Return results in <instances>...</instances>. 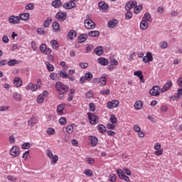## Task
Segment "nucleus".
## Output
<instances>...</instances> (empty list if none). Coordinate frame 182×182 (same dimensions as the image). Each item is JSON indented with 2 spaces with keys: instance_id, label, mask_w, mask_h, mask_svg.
I'll return each mask as SVG.
<instances>
[{
  "instance_id": "obj_1",
  "label": "nucleus",
  "mask_w": 182,
  "mask_h": 182,
  "mask_svg": "<svg viewBox=\"0 0 182 182\" xmlns=\"http://www.w3.org/2000/svg\"><path fill=\"white\" fill-rule=\"evenodd\" d=\"M55 87L58 93H68L69 92V86L63 84L60 81H58L55 83Z\"/></svg>"
},
{
  "instance_id": "obj_2",
  "label": "nucleus",
  "mask_w": 182,
  "mask_h": 182,
  "mask_svg": "<svg viewBox=\"0 0 182 182\" xmlns=\"http://www.w3.org/2000/svg\"><path fill=\"white\" fill-rule=\"evenodd\" d=\"M37 82L38 85L30 82L28 85L26 86V90H31L32 92H36L38 87H41V85H42V81H41V79H38Z\"/></svg>"
},
{
  "instance_id": "obj_3",
  "label": "nucleus",
  "mask_w": 182,
  "mask_h": 182,
  "mask_svg": "<svg viewBox=\"0 0 182 182\" xmlns=\"http://www.w3.org/2000/svg\"><path fill=\"white\" fill-rule=\"evenodd\" d=\"M87 116H88V120H89L90 124L95 125V124H97V123H99V117H97V116L95 115V114L88 112Z\"/></svg>"
},
{
  "instance_id": "obj_4",
  "label": "nucleus",
  "mask_w": 182,
  "mask_h": 182,
  "mask_svg": "<svg viewBox=\"0 0 182 182\" xmlns=\"http://www.w3.org/2000/svg\"><path fill=\"white\" fill-rule=\"evenodd\" d=\"M55 18L59 22H65L68 18V14L65 12L59 11L55 14Z\"/></svg>"
},
{
  "instance_id": "obj_5",
  "label": "nucleus",
  "mask_w": 182,
  "mask_h": 182,
  "mask_svg": "<svg viewBox=\"0 0 182 182\" xmlns=\"http://www.w3.org/2000/svg\"><path fill=\"white\" fill-rule=\"evenodd\" d=\"M9 23H12L13 25H18L21 23V20L19 19V16H14L11 15L9 17Z\"/></svg>"
},
{
  "instance_id": "obj_6",
  "label": "nucleus",
  "mask_w": 182,
  "mask_h": 182,
  "mask_svg": "<svg viewBox=\"0 0 182 182\" xmlns=\"http://www.w3.org/2000/svg\"><path fill=\"white\" fill-rule=\"evenodd\" d=\"M19 147L14 146L10 149V156L15 159V157H18L19 156Z\"/></svg>"
},
{
  "instance_id": "obj_7",
  "label": "nucleus",
  "mask_w": 182,
  "mask_h": 182,
  "mask_svg": "<svg viewBox=\"0 0 182 182\" xmlns=\"http://www.w3.org/2000/svg\"><path fill=\"white\" fill-rule=\"evenodd\" d=\"M119 100H113L112 101H109L107 103V107L108 109H114L116 107H119Z\"/></svg>"
},
{
  "instance_id": "obj_8",
  "label": "nucleus",
  "mask_w": 182,
  "mask_h": 182,
  "mask_svg": "<svg viewBox=\"0 0 182 182\" xmlns=\"http://www.w3.org/2000/svg\"><path fill=\"white\" fill-rule=\"evenodd\" d=\"M149 94L151 96H159L160 95V87L156 85L154 86L150 90H149Z\"/></svg>"
},
{
  "instance_id": "obj_9",
  "label": "nucleus",
  "mask_w": 182,
  "mask_h": 182,
  "mask_svg": "<svg viewBox=\"0 0 182 182\" xmlns=\"http://www.w3.org/2000/svg\"><path fill=\"white\" fill-rule=\"evenodd\" d=\"M75 1L76 0H70V1L65 3L63 4V8L65 9H73V8H75L76 3H75Z\"/></svg>"
},
{
  "instance_id": "obj_10",
  "label": "nucleus",
  "mask_w": 182,
  "mask_h": 182,
  "mask_svg": "<svg viewBox=\"0 0 182 182\" xmlns=\"http://www.w3.org/2000/svg\"><path fill=\"white\" fill-rule=\"evenodd\" d=\"M143 63H149V62H153V55L150 52L146 53V55L143 57Z\"/></svg>"
},
{
  "instance_id": "obj_11",
  "label": "nucleus",
  "mask_w": 182,
  "mask_h": 182,
  "mask_svg": "<svg viewBox=\"0 0 182 182\" xmlns=\"http://www.w3.org/2000/svg\"><path fill=\"white\" fill-rule=\"evenodd\" d=\"M98 6L102 12H107V9H109V5H107L105 1L99 2Z\"/></svg>"
},
{
  "instance_id": "obj_12",
  "label": "nucleus",
  "mask_w": 182,
  "mask_h": 182,
  "mask_svg": "<svg viewBox=\"0 0 182 182\" xmlns=\"http://www.w3.org/2000/svg\"><path fill=\"white\" fill-rule=\"evenodd\" d=\"M76 36H77V33L76 31L70 30L68 33L67 38L69 39V41H73Z\"/></svg>"
},
{
  "instance_id": "obj_13",
  "label": "nucleus",
  "mask_w": 182,
  "mask_h": 182,
  "mask_svg": "<svg viewBox=\"0 0 182 182\" xmlns=\"http://www.w3.org/2000/svg\"><path fill=\"white\" fill-rule=\"evenodd\" d=\"M85 26L87 29H95L96 23L93 21H84Z\"/></svg>"
},
{
  "instance_id": "obj_14",
  "label": "nucleus",
  "mask_w": 182,
  "mask_h": 182,
  "mask_svg": "<svg viewBox=\"0 0 182 182\" xmlns=\"http://www.w3.org/2000/svg\"><path fill=\"white\" fill-rule=\"evenodd\" d=\"M30 16H31V14L29 13H23L18 15V18L20 21H29Z\"/></svg>"
},
{
  "instance_id": "obj_15",
  "label": "nucleus",
  "mask_w": 182,
  "mask_h": 182,
  "mask_svg": "<svg viewBox=\"0 0 182 182\" xmlns=\"http://www.w3.org/2000/svg\"><path fill=\"white\" fill-rule=\"evenodd\" d=\"M65 106H66V104L62 103V104H60L57 107V113H58V114H59L60 116H63V109H65Z\"/></svg>"
},
{
  "instance_id": "obj_16",
  "label": "nucleus",
  "mask_w": 182,
  "mask_h": 182,
  "mask_svg": "<svg viewBox=\"0 0 182 182\" xmlns=\"http://www.w3.org/2000/svg\"><path fill=\"white\" fill-rule=\"evenodd\" d=\"M89 140H90V143L92 147L97 146V143H99V140L95 136H90Z\"/></svg>"
},
{
  "instance_id": "obj_17",
  "label": "nucleus",
  "mask_w": 182,
  "mask_h": 182,
  "mask_svg": "<svg viewBox=\"0 0 182 182\" xmlns=\"http://www.w3.org/2000/svg\"><path fill=\"white\" fill-rule=\"evenodd\" d=\"M97 63L101 65V66H107V65H109V60L105 58H99Z\"/></svg>"
},
{
  "instance_id": "obj_18",
  "label": "nucleus",
  "mask_w": 182,
  "mask_h": 182,
  "mask_svg": "<svg viewBox=\"0 0 182 182\" xmlns=\"http://www.w3.org/2000/svg\"><path fill=\"white\" fill-rule=\"evenodd\" d=\"M171 86H173V82L171 80L166 82L164 87L161 90V92L162 93L167 92V90H168Z\"/></svg>"
},
{
  "instance_id": "obj_19",
  "label": "nucleus",
  "mask_w": 182,
  "mask_h": 182,
  "mask_svg": "<svg viewBox=\"0 0 182 182\" xmlns=\"http://www.w3.org/2000/svg\"><path fill=\"white\" fill-rule=\"evenodd\" d=\"M134 76H137L139 78L141 83H144V77L143 76V72L137 70L134 73Z\"/></svg>"
},
{
  "instance_id": "obj_20",
  "label": "nucleus",
  "mask_w": 182,
  "mask_h": 182,
  "mask_svg": "<svg viewBox=\"0 0 182 182\" xmlns=\"http://www.w3.org/2000/svg\"><path fill=\"white\" fill-rule=\"evenodd\" d=\"M141 20L144 21L145 22H151L153 21V18H151V15H150V13L146 12L144 14Z\"/></svg>"
},
{
  "instance_id": "obj_21",
  "label": "nucleus",
  "mask_w": 182,
  "mask_h": 182,
  "mask_svg": "<svg viewBox=\"0 0 182 182\" xmlns=\"http://www.w3.org/2000/svg\"><path fill=\"white\" fill-rule=\"evenodd\" d=\"M14 85H15L16 87H21V86H22V79H21L19 77H14Z\"/></svg>"
},
{
  "instance_id": "obj_22",
  "label": "nucleus",
  "mask_w": 182,
  "mask_h": 182,
  "mask_svg": "<svg viewBox=\"0 0 182 182\" xmlns=\"http://www.w3.org/2000/svg\"><path fill=\"white\" fill-rule=\"evenodd\" d=\"M50 43L51 45V48H53L54 50H58L59 49V43H58V41L55 39L51 40Z\"/></svg>"
},
{
  "instance_id": "obj_23",
  "label": "nucleus",
  "mask_w": 182,
  "mask_h": 182,
  "mask_svg": "<svg viewBox=\"0 0 182 182\" xmlns=\"http://www.w3.org/2000/svg\"><path fill=\"white\" fill-rule=\"evenodd\" d=\"M52 6L55 8V9H58V8H60L62 6V1L60 0H54L51 3Z\"/></svg>"
},
{
  "instance_id": "obj_24",
  "label": "nucleus",
  "mask_w": 182,
  "mask_h": 182,
  "mask_svg": "<svg viewBox=\"0 0 182 182\" xmlns=\"http://www.w3.org/2000/svg\"><path fill=\"white\" fill-rule=\"evenodd\" d=\"M140 28L141 31H146L149 28V23L147 21H144V20H141L139 23Z\"/></svg>"
},
{
  "instance_id": "obj_25",
  "label": "nucleus",
  "mask_w": 182,
  "mask_h": 182,
  "mask_svg": "<svg viewBox=\"0 0 182 182\" xmlns=\"http://www.w3.org/2000/svg\"><path fill=\"white\" fill-rule=\"evenodd\" d=\"M87 39V34H80L78 36V43H83V42H86V40Z\"/></svg>"
},
{
  "instance_id": "obj_26",
  "label": "nucleus",
  "mask_w": 182,
  "mask_h": 182,
  "mask_svg": "<svg viewBox=\"0 0 182 182\" xmlns=\"http://www.w3.org/2000/svg\"><path fill=\"white\" fill-rule=\"evenodd\" d=\"M117 23H119V21L116 19H113V20L108 21L107 26H108V28H114V26H116L117 25Z\"/></svg>"
},
{
  "instance_id": "obj_27",
  "label": "nucleus",
  "mask_w": 182,
  "mask_h": 182,
  "mask_svg": "<svg viewBox=\"0 0 182 182\" xmlns=\"http://www.w3.org/2000/svg\"><path fill=\"white\" fill-rule=\"evenodd\" d=\"M100 35V32L97 30L91 31L88 33V36H92V38H97Z\"/></svg>"
},
{
  "instance_id": "obj_28",
  "label": "nucleus",
  "mask_w": 182,
  "mask_h": 182,
  "mask_svg": "<svg viewBox=\"0 0 182 182\" xmlns=\"http://www.w3.org/2000/svg\"><path fill=\"white\" fill-rule=\"evenodd\" d=\"M97 129L100 133H106V127L102 124H99L97 127Z\"/></svg>"
},
{
  "instance_id": "obj_29",
  "label": "nucleus",
  "mask_w": 182,
  "mask_h": 182,
  "mask_svg": "<svg viewBox=\"0 0 182 182\" xmlns=\"http://www.w3.org/2000/svg\"><path fill=\"white\" fill-rule=\"evenodd\" d=\"M13 97L14 98L16 102H21L22 101V95L18 92H14Z\"/></svg>"
},
{
  "instance_id": "obj_30",
  "label": "nucleus",
  "mask_w": 182,
  "mask_h": 182,
  "mask_svg": "<svg viewBox=\"0 0 182 182\" xmlns=\"http://www.w3.org/2000/svg\"><path fill=\"white\" fill-rule=\"evenodd\" d=\"M134 109L136 110H141V109H143V102H141V101H136L134 103Z\"/></svg>"
},
{
  "instance_id": "obj_31",
  "label": "nucleus",
  "mask_w": 182,
  "mask_h": 182,
  "mask_svg": "<svg viewBox=\"0 0 182 182\" xmlns=\"http://www.w3.org/2000/svg\"><path fill=\"white\" fill-rule=\"evenodd\" d=\"M95 53L97 55V56H101V55H103V47L102 46H98L95 49Z\"/></svg>"
},
{
  "instance_id": "obj_32",
  "label": "nucleus",
  "mask_w": 182,
  "mask_h": 182,
  "mask_svg": "<svg viewBox=\"0 0 182 182\" xmlns=\"http://www.w3.org/2000/svg\"><path fill=\"white\" fill-rule=\"evenodd\" d=\"M52 22V18L48 17L46 21H44L43 26L44 28H49L50 23Z\"/></svg>"
},
{
  "instance_id": "obj_33",
  "label": "nucleus",
  "mask_w": 182,
  "mask_h": 182,
  "mask_svg": "<svg viewBox=\"0 0 182 182\" xmlns=\"http://www.w3.org/2000/svg\"><path fill=\"white\" fill-rule=\"evenodd\" d=\"M19 62L21 61H18L16 59H11L9 60L7 64L9 66H15V65H19Z\"/></svg>"
},
{
  "instance_id": "obj_34",
  "label": "nucleus",
  "mask_w": 182,
  "mask_h": 182,
  "mask_svg": "<svg viewBox=\"0 0 182 182\" xmlns=\"http://www.w3.org/2000/svg\"><path fill=\"white\" fill-rule=\"evenodd\" d=\"M37 120L36 117H32L30 119V120L28 121V126H31V127H33L35 124H36Z\"/></svg>"
},
{
  "instance_id": "obj_35",
  "label": "nucleus",
  "mask_w": 182,
  "mask_h": 182,
  "mask_svg": "<svg viewBox=\"0 0 182 182\" xmlns=\"http://www.w3.org/2000/svg\"><path fill=\"white\" fill-rule=\"evenodd\" d=\"M36 32L38 35H43L45 36L46 33H48L47 31H45V28H38L36 30Z\"/></svg>"
},
{
  "instance_id": "obj_36",
  "label": "nucleus",
  "mask_w": 182,
  "mask_h": 182,
  "mask_svg": "<svg viewBox=\"0 0 182 182\" xmlns=\"http://www.w3.org/2000/svg\"><path fill=\"white\" fill-rule=\"evenodd\" d=\"M107 82V79L106 77L102 76L99 79V83H100V86H105Z\"/></svg>"
},
{
  "instance_id": "obj_37",
  "label": "nucleus",
  "mask_w": 182,
  "mask_h": 182,
  "mask_svg": "<svg viewBox=\"0 0 182 182\" xmlns=\"http://www.w3.org/2000/svg\"><path fill=\"white\" fill-rule=\"evenodd\" d=\"M46 65L47 66V70H48V72H53L55 70V67L49 62H46Z\"/></svg>"
},
{
  "instance_id": "obj_38",
  "label": "nucleus",
  "mask_w": 182,
  "mask_h": 182,
  "mask_svg": "<svg viewBox=\"0 0 182 182\" xmlns=\"http://www.w3.org/2000/svg\"><path fill=\"white\" fill-rule=\"evenodd\" d=\"M85 77L87 80V82H90V80L93 79V74L90 72H87V73H85Z\"/></svg>"
},
{
  "instance_id": "obj_39",
  "label": "nucleus",
  "mask_w": 182,
  "mask_h": 182,
  "mask_svg": "<svg viewBox=\"0 0 182 182\" xmlns=\"http://www.w3.org/2000/svg\"><path fill=\"white\" fill-rule=\"evenodd\" d=\"M109 122L113 124H116V123H117V118L114 114L110 115Z\"/></svg>"
},
{
  "instance_id": "obj_40",
  "label": "nucleus",
  "mask_w": 182,
  "mask_h": 182,
  "mask_svg": "<svg viewBox=\"0 0 182 182\" xmlns=\"http://www.w3.org/2000/svg\"><path fill=\"white\" fill-rule=\"evenodd\" d=\"M53 29L54 31H59L60 29V26L59 25V23H58V21H55L53 23Z\"/></svg>"
},
{
  "instance_id": "obj_41",
  "label": "nucleus",
  "mask_w": 182,
  "mask_h": 182,
  "mask_svg": "<svg viewBox=\"0 0 182 182\" xmlns=\"http://www.w3.org/2000/svg\"><path fill=\"white\" fill-rule=\"evenodd\" d=\"M116 178H117L116 174L111 173V174L109 175V177H108L109 181L114 182V181H116Z\"/></svg>"
},
{
  "instance_id": "obj_42",
  "label": "nucleus",
  "mask_w": 182,
  "mask_h": 182,
  "mask_svg": "<svg viewBox=\"0 0 182 182\" xmlns=\"http://www.w3.org/2000/svg\"><path fill=\"white\" fill-rule=\"evenodd\" d=\"M50 159V160H52L51 164H56V163H58V160H59V157L58 156V155H53V157Z\"/></svg>"
},
{
  "instance_id": "obj_43",
  "label": "nucleus",
  "mask_w": 182,
  "mask_h": 182,
  "mask_svg": "<svg viewBox=\"0 0 182 182\" xmlns=\"http://www.w3.org/2000/svg\"><path fill=\"white\" fill-rule=\"evenodd\" d=\"M65 130L68 134H72L73 133V125H68L66 127Z\"/></svg>"
},
{
  "instance_id": "obj_44",
  "label": "nucleus",
  "mask_w": 182,
  "mask_h": 182,
  "mask_svg": "<svg viewBox=\"0 0 182 182\" xmlns=\"http://www.w3.org/2000/svg\"><path fill=\"white\" fill-rule=\"evenodd\" d=\"M59 75L60 76V77H62V79L69 78V75H68L65 72H63V71H60Z\"/></svg>"
},
{
  "instance_id": "obj_45",
  "label": "nucleus",
  "mask_w": 182,
  "mask_h": 182,
  "mask_svg": "<svg viewBox=\"0 0 182 182\" xmlns=\"http://www.w3.org/2000/svg\"><path fill=\"white\" fill-rule=\"evenodd\" d=\"M25 9H26V11H33V9H35V6L33 4L30 3L25 6Z\"/></svg>"
},
{
  "instance_id": "obj_46",
  "label": "nucleus",
  "mask_w": 182,
  "mask_h": 182,
  "mask_svg": "<svg viewBox=\"0 0 182 182\" xmlns=\"http://www.w3.org/2000/svg\"><path fill=\"white\" fill-rule=\"evenodd\" d=\"M117 174L119 178H122L124 175V171L122 169H117Z\"/></svg>"
},
{
  "instance_id": "obj_47",
  "label": "nucleus",
  "mask_w": 182,
  "mask_h": 182,
  "mask_svg": "<svg viewBox=\"0 0 182 182\" xmlns=\"http://www.w3.org/2000/svg\"><path fill=\"white\" fill-rule=\"evenodd\" d=\"M84 174H85V176L87 177H92V176H93V171H92L90 169H87L84 171Z\"/></svg>"
},
{
  "instance_id": "obj_48",
  "label": "nucleus",
  "mask_w": 182,
  "mask_h": 182,
  "mask_svg": "<svg viewBox=\"0 0 182 182\" xmlns=\"http://www.w3.org/2000/svg\"><path fill=\"white\" fill-rule=\"evenodd\" d=\"M100 94L102 96H106L110 95V90L107 89L106 90H100Z\"/></svg>"
},
{
  "instance_id": "obj_49",
  "label": "nucleus",
  "mask_w": 182,
  "mask_h": 182,
  "mask_svg": "<svg viewBox=\"0 0 182 182\" xmlns=\"http://www.w3.org/2000/svg\"><path fill=\"white\" fill-rule=\"evenodd\" d=\"M107 129H108L109 130H114V129H116V125H114V124H107L106 125Z\"/></svg>"
},
{
  "instance_id": "obj_50",
  "label": "nucleus",
  "mask_w": 182,
  "mask_h": 182,
  "mask_svg": "<svg viewBox=\"0 0 182 182\" xmlns=\"http://www.w3.org/2000/svg\"><path fill=\"white\" fill-rule=\"evenodd\" d=\"M47 48L48 47H46V44H45V43L41 44V46H40V51H41V53H44L45 51L46 50Z\"/></svg>"
},
{
  "instance_id": "obj_51",
  "label": "nucleus",
  "mask_w": 182,
  "mask_h": 182,
  "mask_svg": "<svg viewBox=\"0 0 182 182\" xmlns=\"http://www.w3.org/2000/svg\"><path fill=\"white\" fill-rule=\"evenodd\" d=\"M168 46V43H167V41H164L160 43L159 46L161 48V49H166L167 46Z\"/></svg>"
},
{
  "instance_id": "obj_52",
  "label": "nucleus",
  "mask_w": 182,
  "mask_h": 182,
  "mask_svg": "<svg viewBox=\"0 0 182 182\" xmlns=\"http://www.w3.org/2000/svg\"><path fill=\"white\" fill-rule=\"evenodd\" d=\"M44 100H45V97H43V95H41V94L38 96V97H37L38 103H43Z\"/></svg>"
},
{
  "instance_id": "obj_53",
  "label": "nucleus",
  "mask_w": 182,
  "mask_h": 182,
  "mask_svg": "<svg viewBox=\"0 0 182 182\" xmlns=\"http://www.w3.org/2000/svg\"><path fill=\"white\" fill-rule=\"evenodd\" d=\"M109 65H111L112 66H117V65H119V61H117L114 58H112L109 61Z\"/></svg>"
},
{
  "instance_id": "obj_54",
  "label": "nucleus",
  "mask_w": 182,
  "mask_h": 182,
  "mask_svg": "<svg viewBox=\"0 0 182 182\" xmlns=\"http://www.w3.org/2000/svg\"><path fill=\"white\" fill-rule=\"evenodd\" d=\"M58 122L60 124H61V126H63L67 123V119L65 117H62L61 118H60Z\"/></svg>"
},
{
  "instance_id": "obj_55",
  "label": "nucleus",
  "mask_w": 182,
  "mask_h": 182,
  "mask_svg": "<svg viewBox=\"0 0 182 182\" xmlns=\"http://www.w3.org/2000/svg\"><path fill=\"white\" fill-rule=\"evenodd\" d=\"M143 6H136L134 7V14H140V11H141Z\"/></svg>"
},
{
  "instance_id": "obj_56",
  "label": "nucleus",
  "mask_w": 182,
  "mask_h": 182,
  "mask_svg": "<svg viewBox=\"0 0 182 182\" xmlns=\"http://www.w3.org/2000/svg\"><path fill=\"white\" fill-rule=\"evenodd\" d=\"M85 97L87 99H92V97H93V92L92 91H87L86 93H85Z\"/></svg>"
},
{
  "instance_id": "obj_57",
  "label": "nucleus",
  "mask_w": 182,
  "mask_h": 182,
  "mask_svg": "<svg viewBox=\"0 0 182 182\" xmlns=\"http://www.w3.org/2000/svg\"><path fill=\"white\" fill-rule=\"evenodd\" d=\"M132 8H133V6H132V1L127 2L125 5V9L129 11Z\"/></svg>"
},
{
  "instance_id": "obj_58",
  "label": "nucleus",
  "mask_w": 182,
  "mask_h": 182,
  "mask_svg": "<svg viewBox=\"0 0 182 182\" xmlns=\"http://www.w3.org/2000/svg\"><path fill=\"white\" fill-rule=\"evenodd\" d=\"M22 149L24 150H28V149H31V144L29 142H26L22 145Z\"/></svg>"
},
{
  "instance_id": "obj_59",
  "label": "nucleus",
  "mask_w": 182,
  "mask_h": 182,
  "mask_svg": "<svg viewBox=\"0 0 182 182\" xmlns=\"http://www.w3.org/2000/svg\"><path fill=\"white\" fill-rule=\"evenodd\" d=\"M79 66H80L81 69H87V68L89 66V64L87 63H80Z\"/></svg>"
},
{
  "instance_id": "obj_60",
  "label": "nucleus",
  "mask_w": 182,
  "mask_h": 182,
  "mask_svg": "<svg viewBox=\"0 0 182 182\" xmlns=\"http://www.w3.org/2000/svg\"><path fill=\"white\" fill-rule=\"evenodd\" d=\"M47 134H49V136L55 134V129L53 128H48L47 129Z\"/></svg>"
},
{
  "instance_id": "obj_61",
  "label": "nucleus",
  "mask_w": 182,
  "mask_h": 182,
  "mask_svg": "<svg viewBox=\"0 0 182 182\" xmlns=\"http://www.w3.org/2000/svg\"><path fill=\"white\" fill-rule=\"evenodd\" d=\"M180 99V96L178 95V93L175 94L173 96L170 97L169 100H178Z\"/></svg>"
},
{
  "instance_id": "obj_62",
  "label": "nucleus",
  "mask_w": 182,
  "mask_h": 182,
  "mask_svg": "<svg viewBox=\"0 0 182 182\" xmlns=\"http://www.w3.org/2000/svg\"><path fill=\"white\" fill-rule=\"evenodd\" d=\"M31 48L33 49V50H34V52H36V50H38V47L36 46V43H35V41H31Z\"/></svg>"
},
{
  "instance_id": "obj_63",
  "label": "nucleus",
  "mask_w": 182,
  "mask_h": 182,
  "mask_svg": "<svg viewBox=\"0 0 182 182\" xmlns=\"http://www.w3.org/2000/svg\"><path fill=\"white\" fill-rule=\"evenodd\" d=\"M89 108H90V112H95V110L96 109V107H95L94 103H90Z\"/></svg>"
},
{
  "instance_id": "obj_64",
  "label": "nucleus",
  "mask_w": 182,
  "mask_h": 182,
  "mask_svg": "<svg viewBox=\"0 0 182 182\" xmlns=\"http://www.w3.org/2000/svg\"><path fill=\"white\" fill-rule=\"evenodd\" d=\"M177 83L179 87L182 88V77L178 79Z\"/></svg>"
}]
</instances>
